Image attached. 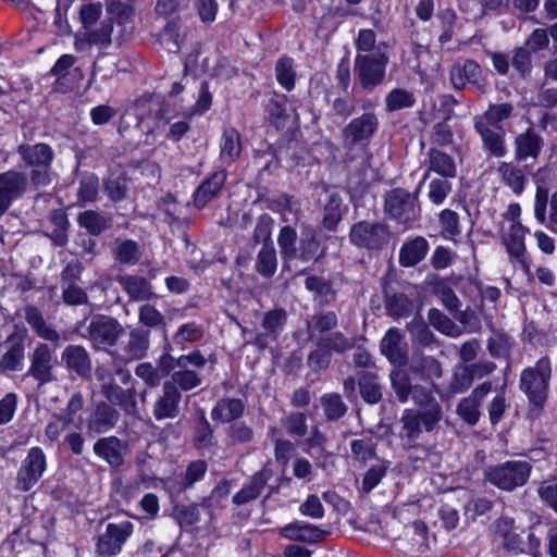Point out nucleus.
Masks as SVG:
<instances>
[{"instance_id":"nucleus-22","label":"nucleus","mask_w":557,"mask_h":557,"mask_svg":"<svg viewBox=\"0 0 557 557\" xmlns=\"http://www.w3.org/2000/svg\"><path fill=\"white\" fill-rule=\"evenodd\" d=\"M113 22L111 18H106L100 23V26L94 30L77 34L75 36V49L77 51H86L90 46H97L100 49L108 48L112 42Z\"/></svg>"},{"instance_id":"nucleus-3","label":"nucleus","mask_w":557,"mask_h":557,"mask_svg":"<svg viewBox=\"0 0 557 557\" xmlns=\"http://www.w3.org/2000/svg\"><path fill=\"white\" fill-rule=\"evenodd\" d=\"M532 466L527 460H508L485 469V480L493 486L512 492L523 486L531 474Z\"/></svg>"},{"instance_id":"nucleus-13","label":"nucleus","mask_w":557,"mask_h":557,"mask_svg":"<svg viewBox=\"0 0 557 557\" xmlns=\"http://www.w3.org/2000/svg\"><path fill=\"white\" fill-rule=\"evenodd\" d=\"M133 523L129 521L109 523L106 528V532L97 537V555L99 557H112L119 554L123 544L133 533Z\"/></svg>"},{"instance_id":"nucleus-5","label":"nucleus","mask_w":557,"mask_h":557,"mask_svg":"<svg viewBox=\"0 0 557 557\" xmlns=\"http://www.w3.org/2000/svg\"><path fill=\"white\" fill-rule=\"evenodd\" d=\"M123 325L113 317L95 314L91 317L83 336L96 350L111 351L124 334Z\"/></svg>"},{"instance_id":"nucleus-8","label":"nucleus","mask_w":557,"mask_h":557,"mask_svg":"<svg viewBox=\"0 0 557 557\" xmlns=\"http://www.w3.org/2000/svg\"><path fill=\"white\" fill-rule=\"evenodd\" d=\"M388 239V227L381 222L360 221L355 223L349 232L350 243L369 251L381 250Z\"/></svg>"},{"instance_id":"nucleus-53","label":"nucleus","mask_w":557,"mask_h":557,"mask_svg":"<svg viewBox=\"0 0 557 557\" xmlns=\"http://www.w3.org/2000/svg\"><path fill=\"white\" fill-rule=\"evenodd\" d=\"M414 102L413 94L401 88L391 90L385 98L386 111L388 112L411 108Z\"/></svg>"},{"instance_id":"nucleus-40","label":"nucleus","mask_w":557,"mask_h":557,"mask_svg":"<svg viewBox=\"0 0 557 557\" xmlns=\"http://www.w3.org/2000/svg\"><path fill=\"white\" fill-rule=\"evenodd\" d=\"M409 369L395 368L389 373L392 388L396 398L400 403H407L410 399V392L413 386Z\"/></svg>"},{"instance_id":"nucleus-49","label":"nucleus","mask_w":557,"mask_h":557,"mask_svg":"<svg viewBox=\"0 0 557 557\" xmlns=\"http://www.w3.org/2000/svg\"><path fill=\"white\" fill-rule=\"evenodd\" d=\"M305 286L308 290L315 294L320 305H329L336 298L335 290L324 278L318 276H308L306 278Z\"/></svg>"},{"instance_id":"nucleus-31","label":"nucleus","mask_w":557,"mask_h":557,"mask_svg":"<svg viewBox=\"0 0 557 557\" xmlns=\"http://www.w3.org/2000/svg\"><path fill=\"white\" fill-rule=\"evenodd\" d=\"M430 172H435L444 178H454L457 175V166L455 160L447 153L435 148H430L428 152V170L425 171L422 182H424Z\"/></svg>"},{"instance_id":"nucleus-7","label":"nucleus","mask_w":557,"mask_h":557,"mask_svg":"<svg viewBox=\"0 0 557 557\" xmlns=\"http://www.w3.org/2000/svg\"><path fill=\"white\" fill-rule=\"evenodd\" d=\"M387 63L388 57L381 51L357 53L354 73L360 86L368 91L380 86L384 82Z\"/></svg>"},{"instance_id":"nucleus-48","label":"nucleus","mask_w":557,"mask_h":557,"mask_svg":"<svg viewBox=\"0 0 557 557\" xmlns=\"http://www.w3.org/2000/svg\"><path fill=\"white\" fill-rule=\"evenodd\" d=\"M297 232L290 225H285L281 228L280 234L277 236V244L281 250V255L285 260L297 259Z\"/></svg>"},{"instance_id":"nucleus-35","label":"nucleus","mask_w":557,"mask_h":557,"mask_svg":"<svg viewBox=\"0 0 557 557\" xmlns=\"http://www.w3.org/2000/svg\"><path fill=\"white\" fill-rule=\"evenodd\" d=\"M25 320L39 337L52 343L61 341L60 333L47 324L41 312L36 307L28 306L25 308Z\"/></svg>"},{"instance_id":"nucleus-46","label":"nucleus","mask_w":557,"mask_h":557,"mask_svg":"<svg viewBox=\"0 0 557 557\" xmlns=\"http://www.w3.org/2000/svg\"><path fill=\"white\" fill-rule=\"evenodd\" d=\"M77 223L90 235L98 236L109 227V219L95 210H86L77 216Z\"/></svg>"},{"instance_id":"nucleus-32","label":"nucleus","mask_w":557,"mask_h":557,"mask_svg":"<svg viewBox=\"0 0 557 557\" xmlns=\"http://www.w3.org/2000/svg\"><path fill=\"white\" fill-rule=\"evenodd\" d=\"M500 182L515 195H521L525 188L528 178L524 170L513 162H500L496 169Z\"/></svg>"},{"instance_id":"nucleus-17","label":"nucleus","mask_w":557,"mask_h":557,"mask_svg":"<svg viewBox=\"0 0 557 557\" xmlns=\"http://www.w3.org/2000/svg\"><path fill=\"white\" fill-rule=\"evenodd\" d=\"M182 393L175 384L163 382L161 393L152 405V414L157 421L176 419L181 413Z\"/></svg>"},{"instance_id":"nucleus-4","label":"nucleus","mask_w":557,"mask_h":557,"mask_svg":"<svg viewBox=\"0 0 557 557\" xmlns=\"http://www.w3.org/2000/svg\"><path fill=\"white\" fill-rule=\"evenodd\" d=\"M550 376L552 366L546 357L522 371L520 388L533 406L542 408L546 403Z\"/></svg>"},{"instance_id":"nucleus-26","label":"nucleus","mask_w":557,"mask_h":557,"mask_svg":"<svg viewBox=\"0 0 557 557\" xmlns=\"http://www.w3.org/2000/svg\"><path fill=\"white\" fill-rule=\"evenodd\" d=\"M226 181V172L224 170L213 172L206 178L196 189L194 194V203L198 208H203L213 200L221 191Z\"/></svg>"},{"instance_id":"nucleus-33","label":"nucleus","mask_w":557,"mask_h":557,"mask_svg":"<svg viewBox=\"0 0 557 557\" xmlns=\"http://www.w3.org/2000/svg\"><path fill=\"white\" fill-rule=\"evenodd\" d=\"M429 250V243L422 236H417L403 244L399 250V263L403 267L410 268L421 262Z\"/></svg>"},{"instance_id":"nucleus-54","label":"nucleus","mask_w":557,"mask_h":557,"mask_svg":"<svg viewBox=\"0 0 557 557\" xmlns=\"http://www.w3.org/2000/svg\"><path fill=\"white\" fill-rule=\"evenodd\" d=\"M275 75L278 84L290 91L295 86L296 73L290 58H281L275 64Z\"/></svg>"},{"instance_id":"nucleus-64","label":"nucleus","mask_w":557,"mask_h":557,"mask_svg":"<svg viewBox=\"0 0 557 557\" xmlns=\"http://www.w3.org/2000/svg\"><path fill=\"white\" fill-rule=\"evenodd\" d=\"M532 51L527 47L522 46L513 50L511 58V64L513 69L522 76L525 77L530 74L532 69Z\"/></svg>"},{"instance_id":"nucleus-50","label":"nucleus","mask_w":557,"mask_h":557,"mask_svg":"<svg viewBox=\"0 0 557 557\" xmlns=\"http://www.w3.org/2000/svg\"><path fill=\"white\" fill-rule=\"evenodd\" d=\"M385 307L389 315L394 318H405L412 311L411 300L401 293L386 295Z\"/></svg>"},{"instance_id":"nucleus-15","label":"nucleus","mask_w":557,"mask_h":557,"mask_svg":"<svg viewBox=\"0 0 557 557\" xmlns=\"http://www.w3.org/2000/svg\"><path fill=\"white\" fill-rule=\"evenodd\" d=\"M150 347V331L134 327L128 332L127 341L119 350L110 351L115 361L131 362L146 357Z\"/></svg>"},{"instance_id":"nucleus-41","label":"nucleus","mask_w":557,"mask_h":557,"mask_svg":"<svg viewBox=\"0 0 557 557\" xmlns=\"http://www.w3.org/2000/svg\"><path fill=\"white\" fill-rule=\"evenodd\" d=\"M170 384H175L181 393L191 391L201 385L202 379L200 374L188 367L177 368L172 375L171 380L166 381Z\"/></svg>"},{"instance_id":"nucleus-27","label":"nucleus","mask_w":557,"mask_h":557,"mask_svg":"<svg viewBox=\"0 0 557 557\" xmlns=\"http://www.w3.org/2000/svg\"><path fill=\"white\" fill-rule=\"evenodd\" d=\"M116 282L133 301H147L154 297L149 281L138 275H120Z\"/></svg>"},{"instance_id":"nucleus-57","label":"nucleus","mask_w":557,"mask_h":557,"mask_svg":"<svg viewBox=\"0 0 557 557\" xmlns=\"http://www.w3.org/2000/svg\"><path fill=\"white\" fill-rule=\"evenodd\" d=\"M389 461L381 460L377 463L371 466L363 475L362 479V491L369 493L376 487L382 479L386 475Z\"/></svg>"},{"instance_id":"nucleus-28","label":"nucleus","mask_w":557,"mask_h":557,"mask_svg":"<svg viewBox=\"0 0 557 557\" xmlns=\"http://www.w3.org/2000/svg\"><path fill=\"white\" fill-rule=\"evenodd\" d=\"M543 148V138L532 128L519 134L515 138V159L523 161L528 158L536 159Z\"/></svg>"},{"instance_id":"nucleus-36","label":"nucleus","mask_w":557,"mask_h":557,"mask_svg":"<svg viewBox=\"0 0 557 557\" xmlns=\"http://www.w3.org/2000/svg\"><path fill=\"white\" fill-rule=\"evenodd\" d=\"M94 451L112 467H120L123 463L121 441L117 437L110 436L98 440L94 445Z\"/></svg>"},{"instance_id":"nucleus-30","label":"nucleus","mask_w":557,"mask_h":557,"mask_svg":"<svg viewBox=\"0 0 557 557\" xmlns=\"http://www.w3.org/2000/svg\"><path fill=\"white\" fill-rule=\"evenodd\" d=\"M409 371L416 377L428 383L443 375L441 362L433 356L414 355Z\"/></svg>"},{"instance_id":"nucleus-55","label":"nucleus","mask_w":557,"mask_h":557,"mask_svg":"<svg viewBox=\"0 0 557 557\" xmlns=\"http://www.w3.org/2000/svg\"><path fill=\"white\" fill-rule=\"evenodd\" d=\"M492 336L487 339V350L492 357L500 358L509 355L511 342L508 335L491 326Z\"/></svg>"},{"instance_id":"nucleus-9","label":"nucleus","mask_w":557,"mask_h":557,"mask_svg":"<svg viewBox=\"0 0 557 557\" xmlns=\"http://www.w3.org/2000/svg\"><path fill=\"white\" fill-rule=\"evenodd\" d=\"M96 375L101 383V393L108 403L119 406L125 414L137 412L135 388H122L104 369H97Z\"/></svg>"},{"instance_id":"nucleus-25","label":"nucleus","mask_w":557,"mask_h":557,"mask_svg":"<svg viewBox=\"0 0 557 557\" xmlns=\"http://www.w3.org/2000/svg\"><path fill=\"white\" fill-rule=\"evenodd\" d=\"M528 230L521 223H512L508 233L504 236L506 250L511 258H515L525 272L530 271V264L525 259L524 236Z\"/></svg>"},{"instance_id":"nucleus-18","label":"nucleus","mask_w":557,"mask_h":557,"mask_svg":"<svg viewBox=\"0 0 557 557\" xmlns=\"http://www.w3.org/2000/svg\"><path fill=\"white\" fill-rule=\"evenodd\" d=\"M492 391L491 382H483L457 405V414L469 425H475L481 417L480 407Z\"/></svg>"},{"instance_id":"nucleus-58","label":"nucleus","mask_w":557,"mask_h":557,"mask_svg":"<svg viewBox=\"0 0 557 557\" xmlns=\"http://www.w3.org/2000/svg\"><path fill=\"white\" fill-rule=\"evenodd\" d=\"M320 244L317 239L315 232L312 228L307 230L300 239V245L298 250V257L297 259H300L302 261H310L313 260L317 256V252L319 250Z\"/></svg>"},{"instance_id":"nucleus-12","label":"nucleus","mask_w":557,"mask_h":557,"mask_svg":"<svg viewBox=\"0 0 557 557\" xmlns=\"http://www.w3.org/2000/svg\"><path fill=\"white\" fill-rule=\"evenodd\" d=\"M449 76L454 88L458 90L469 85L475 92L482 95L486 92L488 87L480 64L472 59L455 63L450 67Z\"/></svg>"},{"instance_id":"nucleus-14","label":"nucleus","mask_w":557,"mask_h":557,"mask_svg":"<svg viewBox=\"0 0 557 557\" xmlns=\"http://www.w3.org/2000/svg\"><path fill=\"white\" fill-rule=\"evenodd\" d=\"M29 183L28 175L21 171L9 170L0 174V218L27 191Z\"/></svg>"},{"instance_id":"nucleus-43","label":"nucleus","mask_w":557,"mask_h":557,"mask_svg":"<svg viewBox=\"0 0 557 557\" xmlns=\"http://www.w3.org/2000/svg\"><path fill=\"white\" fill-rule=\"evenodd\" d=\"M277 258L276 251L273 245L263 244L262 248L258 252L256 260V270L263 277H272L276 272Z\"/></svg>"},{"instance_id":"nucleus-1","label":"nucleus","mask_w":557,"mask_h":557,"mask_svg":"<svg viewBox=\"0 0 557 557\" xmlns=\"http://www.w3.org/2000/svg\"><path fill=\"white\" fill-rule=\"evenodd\" d=\"M379 128V119L373 112H364L352 119L343 129L342 139L345 150L344 162L352 163L360 160L363 168L369 166L371 156L367 152L366 145L374 136Z\"/></svg>"},{"instance_id":"nucleus-47","label":"nucleus","mask_w":557,"mask_h":557,"mask_svg":"<svg viewBox=\"0 0 557 557\" xmlns=\"http://www.w3.org/2000/svg\"><path fill=\"white\" fill-rule=\"evenodd\" d=\"M350 449L356 461L364 465L375 457L376 442L372 436H362L350 442Z\"/></svg>"},{"instance_id":"nucleus-45","label":"nucleus","mask_w":557,"mask_h":557,"mask_svg":"<svg viewBox=\"0 0 557 557\" xmlns=\"http://www.w3.org/2000/svg\"><path fill=\"white\" fill-rule=\"evenodd\" d=\"M512 110L513 107L510 103L491 104L482 115L475 116L474 122H483L492 127H502L499 124L511 116Z\"/></svg>"},{"instance_id":"nucleus-2","label":"nucleus","mask_w":557,"mask_h":557,"mask_svg":"<svg viewBox=\"0 0 557 557\" xmlns=\"http://www.w3.org/2000/svg\"><path fill=\"white\" fill-rule=\"evenodd\" d=\"M21 160L30 169L28 174L30 185L39 189L51 184L53 180V149L45 143L21 144L16 148Z\"/></svg>"},{"instance_id":"nucleus-23","label":"nucleus","mask_w":557,"mask_h":557,"mask_svg":"<svg viewBox=\"0 0 557 557\" xmlns=\"http://www.w3.org/2000/svg\"><path fill=\"white\" fill-rule=\"evenodd\" d=\"M120 412L107 401H100L95 406L87 421V430L90 433H104L116 425Z\"/></svg>"},{"instance_id":"nucleus-44","label":"nucleus","mask_w":557,"mask_h":557,"mask_svg":"<svg viewBox=\"0 0 557 557\" xmlns=\"http://www.w3.org/2000/svg\"><path fill=\"white\" fill-rule=\"evenodd\" d=\"M430 324L438 332L449 337H459L463 329L438 309H431L428 314Z\"/></svg>"},{"instance_id":"nucleus-38","label":"nucleus","mask_w":557,"mask_h":557,"mask_svg":"<svg viewBox=\"0 0 557 557\" xmlns=\"http://www.w3.org/2000/svg\"><path fill=\"white\" fill-rule=\"evenodd\" d=\"M245 405L237 398H223L218 401L212 409L211 416L213 420L221 422H231L240 418L244 413Z\"/></svg>"},{"instance_id":"nucleus-62","label":"nucleus","mask_w":557,"mask_h":557,"mask_svg":"<svg viewBox=\"0 0 557 557\" xmlns=\"http://www.w3.org/2000/svg\"><path fill=\"white\" fill-rule=\"evenodd\" d=\"M408 533L411 535V546L419 552H425L429 547V531L422 520H416L408 527Z\"/></svg>"},{"instance_id":"nucleus-61","label":"nucleus","mask_w":557,"mask_h":557,"mask_svg":"<svg viewBox=\"0 0 557 557\" xmlns=\"http://www.w3.org/2000/svg\"><path fill=\"white\" fill-rule=\"evenodd\" d=\"M99 180L94 174L83 176L79 182L77 198L82 202H94L98 198Z\"/></svg>"},{"instance_id":"nucleus-52","label":"nucleus","mask_w":557,"mask_h":557,"mask_svg":"<svg viewBox=\"0 0 557 557\" xmlns=\"http://www.w3.org/2000/svg\"><path fill=\"white\" fill-rule=\"evenodd\" d=\"M342 198L338 194L332 193L324 206L323 225L329 231H334L342 220Z\"/></svg>"},{"instance_id":"nucleus-51","label":"nucleus","mask_w":557,"mask_h":557,"mask_svg":"<svg viewBox=\"0 0 557 557\" xmlns=\"http://www.w3.org/2000/svg\"><path fill=\"white\" fill-rule=\"evenodd\" d=\"M287 321V312L283 308L268 311L262 320V327L272 335V342L276 341Z\"/></svg>"},{"instance_id":"nucleus-56","label":"nucleus","mask_w":557,"mask_h":557,"mask_svg":"<svg viewBox=\"0 0 557 557\" xmlns=\"http://www.w3.org/2000/svg\"><path fill=\"white\" fill-rule=\"evenodd\" d=\"M138 321L148 329L165 327L164 315L151 304L139 307Z\"/></svg>"},{"instance_id":"nucleus-6","label":"nucleus","mask_w":557,"mask_h":557,"mask_svg":"<svg viewBox=\"0 0 557 557\" xmlns=\"http://www.w3.org/2000/svg\"><path fill=\"white\" fill-rule=\"evenodd\" d=\"M442 419L438 404H433L422 411L406 409L401 416L403 424L399 436L404 444L416 443L422 431L431 432Z\"/></svg>"},{"instance_id":"nucleus-11","label":"nucleus","mask_w":557,"mask_h":557,"mask_svg":"<svg viewBox=\"0 0 557 557\" xmlns=\"http://www.w3.org/2000/svg\"><path fill=\"white\" fill-rule=\"evenodd\" d=\"M47 469V459L44 450L32 447L16 474V488L21 492L30 491L40 480Z\"/></svg>"},{"instance_id":"nucleus-63","label":"nucleus","mask_w":557,"mask_h":557,"mask_svg":"<svg viewBox=\"0 0 557 557\" xmlns=\"http://www.w3.org/2000/svg\"><path fill=\"white\" fill-rule=\"evenodd\" d=\"M106 191L113 201H120L126 197L127 181L123 175H110L104 183Z\"/></svg>"},{"instance_id":"nucleus-39","label":"nucleus","mask_w":557,"mask_h":557,"mask_svg":"<svg viewBox=\"0 0 557 557\" xmlns=\"http://www.w3.org/2000/svg\"><path fill=\"white\" fill-rule=\"evenodd\" d=\"M358 385L362 399L368 404H377L382 399V387L377 382V375L370 371L358 374Z\"/></svg>"},{"instance_id":"nucleus-37","label":"nucleus","mask_w":557,"mask_h":557,"mask_svg":"<svg viewBox=\"0 0 557 557\" xmlns=\"http://www.w3.org/2000/svg\"><path fill=\"white\" fill-rule=\"evenodd\" d=\"M242 143L239 133L231 127L223 132L220 144V159L223 163H233L240 154Z\"/></svg>"},{"instance_id":"nucleus-10","label":"nucleus","mask_w":557,"mask_h":557,"mask_svg":"<svg viewBox=\"0 0 557 557\" xmlns=\"http://www.w3.org/2000/svg\"><path fill=\"white\" fill-rule=\"evenodd\" d=\"M29 361L26 376L33 377L39 386L57 380L54 375L57 359L53 349L48 344L38 343L29 354Z\"/></svg>"},{"instance_id":"nucleus-24","label":"nucleus","mask_w":557,"mask_h":557,"mask_svg":"<svg viewBox=\"0 0 557 557\" xmlns=\"http://www.w3.org/2000/svg\"><path fill=\"white\" fill-rule=\"evenodd\" d=\"M5 345V351L0 359V371H21L25 359L24 336L21 334H11L8 336Z\"/></svg>"},{"instance_id":"nucleus-20","label":"nucleus","mask_w":557,"mask_h":557,"mask_svg":"<svg viewBox=\"0 0 557 557\" xmlns=\"http://www.w3.org/2000/svg\"><path fill=\"white\" fill-rule=\"evenodd\" d=\"M273 475L274 471L271 467V462H267L261 470L256 472L250 481L233 496V503L237 506H242L259 497Z\"/></svg>"},{"instance_id":"nucleus-19","label":"nucleus","mask_w":557,"mask_h":557,"mask_svg":"<svg viewBox=\"0 0 557 557\" xmlns=\"http://www.w3.org/2000/svg\"><path fill=\"white\" fill-rule=\"evenodd\" d=\"M61 361L66 370L82 379L89 377L91 374V358L88 350L82 345L66 346L61 354Z\"/></svg>"},{"instance_id":"nucleus-34","label":"nucleus","mask_w":557,"mask_h":557,"mask_svg":"<svg viewBox=\"0 0 557 557\" xmlns=\"http://www.w3.org/2000/svg\"><path fill=\"white\" fill-rule=\"evenodd\" d=\"M337 324L338 319L334 311L317 312L306 320V329L310 339H314L318 335L324 337L323 335L334 330Z\"/></svg>"},{"instance_id":"nucleus-16","label":"nucleus","mask_w":557,"mask_h":557,"mask_svg":"<svg viewBox=\"0 0 557 557\" xmlns=\"http://www.w3.org/2000/svg\"><path fill=\"white\" fill-rule=\"evenodd\" d=\"M385 212L400 223H409L418 215L416 198L405 189H393L385 196Z\"/></svg>"},{"instance_id":"nucleus-60","label":"nucleus","mask_w":557,"mask_h":557,"mask_svg":"<svg viewBox=\"0 0 557 557\" xmlns=\"http://www.w3.org/2000/svg\"><path fill=\"white\" fill-rule=\"evenodd\" d=\"M115 258L123 264L137 263L140 258L138 245L131 239L117 243L115 248Z\"/></svg>"},{"instance_id":"nucleus-29","label":"nucleus","mask_w":557,"mask_h":557,"mask_svg":"<svg viewBox=\"0 0 557 557\" xmlns=\"http://www.w3.org/2000/svg\"><path fill=\"white\" fill-rule=\"evenodd\" d=\"M474 128L479 133L486 151L497 158L506 154L507 150L502 127H492L483 124V122H474Z\"/></svg>"},{"instance_id":"nucleus-42","label":"nucleus","mask_w":557,"mask_h":557,"mask_svg":"<svg viewBox=\"0 0 557 557\" xmlns=\"http://www.w3.org/2000/svg\"><path fill=\"white\" fill-rule=\"evenodd\" d=\"M320 404L327 421H338L343 418L348 407L337 393H327L321 396Z\"/></svg>"},{"instance_id":"nucleus-59","label":"nucleus","mask_w":557,"mask_h":557,"mask_svg":"<svg viewBox=\"0 0 557 557\" xmlns=\"http://www.w3.org/2000/svg\"><path fill=\"white\" fill-rule=\"evenodd\" d=\"M75 62L76 58L72 54H63L57 60V62L50 71L52 75L58 76L54 83L55 90L64 92L69 89V87H64L63 79L69 73V70L75 64Z\"/></svg>"},{"instance_id":"nucleus-21","label":"nucleus","mask_w":557,"mask_h":557,"mask_svg":"<svg viewBox=\"0 0 557 557\" xmlns=\"http://www.w3.org/2000/svg\"><path fill=\"white\" fill-rule=\"evenodd\" d=\"M381 352L393 364L404 366L408 360V345L397 329H389L380 344Z\"/></svg>"}]
</instances>
